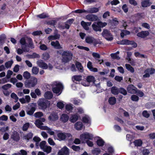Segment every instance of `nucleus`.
I'll return each instance as SVG.
<instances>
[{
  "instance_id": "obj_1",
  "label": "nucleus",
  "mask_w": 155,
  "mask_h": 155,
  "mask_svg": "<svg viewBox=\"0 0 155 155\" xmlns=\"http://www.w3.org/2000/svg\"><path fill=\"white\" fill-rule=\"evenodd\" d=\"M53 92L58 95H59L62 92L63 89V86L62 84L58 81H55L51 84Z\"/></svg>"
},
{
  "instance_id": "obj_2",
  "label": "nucleus",
  "mask_w": 155,
  "mask_h": 155,
  "mask_svg": "<svg viewBox=\"0 0 155 155\" xmlns=\"http://www.w3.org/2000/svg\"><path fill=\"white\" fill-rule=\"evenodd\" d=\"M26 38L28 42V44L26 43V39L25 37L21 38L20 40V43L22 45H25V47H28L31 49L34 48V45L33 43V41L32 39L28 37H27Z\"/></svg>"
},
{
  "instance_id": "obj_3",
  "label": "nucleus",
  "mask_w": 155,
  "mask_h": 155,
  "mask_svg": "<svg viewBox=\"0 0 155 155\" xmlns=\"http://www.w3.org/2000/svg\"><path fill=\"white\" fill-rule=\"evenodd\" d=\"M62 61L67 63L68 62L72 59L73 54L71 52L69 51H65L62 53Z\"/></svg>"
},
{
  "instance_id": "obj_4",
  "label": "nucleus",
  "mask_w": 155,
  "mask_h": 155,
  "mask_svg": "<svg viewBox=\"0 0 155 155\" xmlns=\"http://www.w3.org/2000/svg\"><path fill=\"white\" fill-rule=\"evenodd\" d=\"M85 42L89 44H93L96 47L98 44L101 45L102 42L99 39L94 38L92 36H87L85 38Z\"/></svg>"
},
{
  "instance_id": "obj_5",
  "label": "nucleus",
  "mask_w": 155,
  "mask_h": 155,
  "mask_svg": "<svg viewBox=\"0 0 155 155\" xmlns=\"http://www.w3.org/2000/svg\"><path fill=\"white\" fill-rule=\"evenodd\" d=\"M107 25V23L101 21L94 22L92 25V27L93 30L96 31H101V28Z\"/></svg>"
},
{
  "instance_id": "obj_6",
  "label": "nucleus",
  "mask_w": 155,
  "mask_h": 155,
  "mask_svg": "<svg viewBox=\"0 0 155 155\" xmlns=\"http://www.w3.org/2000/svg\"><path fill=\"white\" fill-rule=\"evenodd\" d=\"M37 79L34 77H31L28 80L26 81L25 83V86L28 88L33 87L37 83Z\"/></svg>"
},
{
  "instance_id": "obj_7",
  "label": "nucleus",
  "mask_w": 155,
  "mask_h": 155,
  "mask_svg": "<svg viewBox=\"0 0 155 155\" xmlns=\"http://www.w3.org/2000/svg\"><path fill=\"white\" fill-rule=\"evenodd\" d=\"M93 135L87 132H85L80 136V139L84 143L88 140H92L93 139Z\"/></svg>"
},
{
  "instance_id": "obj_8",
  "label": "nucleus",
  "mask_w": 155,
  "mask_h": 155,
  "mask_svg": "<svg viewBox=\"0 0 155 155\" xmlns=\"http://www.w3.org/2000/svg\"><path fill=\"white\" fill-rule=\"evenodd\" d=\"M38 105L42 109H46L49 106L50 102L48 101L44 98L40 99L38 102Z\"/></svg>"
},
{
  "instance_id": "obj_9",
  "label": "nucleus",
  "mask_w": 155,
  "mask_h": 155,
  "mask_svg": "<svg viewBox=\"0 0 155 155\" xmlns=\"http://www.w3.org/2000/svg\"><path fill=\"white\" fill-rule=\"evenodd\" d=\"M101 34L102 36L107 41H111L113 39L112 35L110 31L107 29H104Z\"/></svg>"
},
{
  "instance_id": "obj_10",
  "label": "nucleus",
  "mask_w": 155,
  "mask_h": 155,
  "mask_svg": "<svg viewBox=\"0 0 155 155\" xmlns=\"http://www.w3.org/2000/svg\"><path fill=\"white\" fill-rule=\"evenodd\" d=\"M118 44L122 45H132V47L136 48L137 47V44L136 43L133 41H130L127 39H123L119 41Z\"/></svg>"
},
{
  "instance_id": "obj_11",
  "label": "nucleus",
  "mask_w": 155,
  "mask_h": 155,
  "mask_svg": "<svg viewBox=\"0 0 155 155\" xmlns=\"http://www.w3.org/2000/svg\"><path fill=\"white\" fill-rule=\"evenodd\" d=\"M58 137L60 140H64L66 138L71 137V134L68 133H62L61 131H59L57 133Z\"/></svg>"
},
{
  "instance_id": "obj_12",
  "label": "nucleus",
  "mask_w": 155,
  "mask_h": 155,
  "mask_svg": "<svg viewBox=\"0 0 155 155\" xmlns=\"http://www.w3.org/2000/svg\"><path fill=\"white\" fill-rule=\"evenodd\" d=\"M87 82H83L82 84L85 86H88L89 85V83L91 82L94 83L95 81V78L93 76L90 75L87 77L86 78Z\"/></svg>"
},
{
  "instance_id": "obj_13",
  "label": "nucleus",
  "mask_w": 155,
  "mask_h": 155,
  "mask_svg": "<svg viewBox=\"0 0 155 155\" xmlns=\"http://www.w3.org/2000/svg\"><path fill=\"white\" fill-rule=\"evenodd\" d=\"M45 121V119L44 118H41L40 119L36 120L35 124L41 130H43V129H44V128L45 126L42 125L43 124L42 122H44Z\"/></svg>"
},
{
  "instance_id": "obj_14",
  "label": "nucleus",
  "mask_w": 155,
  "mask_h": 155,
  "mask_svg": "<svg viewBox=\"0 0 155 155\" xmlns=\"http://www.w3.org/2000/svg\"><path fill=\"white\" fill-rule=\"evenodd\" d=\"M155 72L154 68H147L145 71L144 73L145 74L143 75V78H149L150 74H153Z\"/></svg>"
},
{
  "instance_id": "obj_15",
  "label": "nucleus",
  "mask_w": 155,
  "mask_h": 155,
  "mask_svg": "<svg viewBox=\"0 0 155 155\" xmlns=\"http://www.w3.org/2000/svg\"><path fill=\"white\" fill-rule=\"evenodd\" d=\"M69 154V150L66 147H64L58 153V155H68Z\"/></svg>"
},
{
  "instance_id": "obj_16",
  "label": "nucleus",
  "mask_w": 155,
  "mask_h": 155,
  "mask_svg": "<svg viewBox=\"0 0 155 155\" xmlns=\"http://www.w3.org/2000/svg\"><path fill=\"white\" fill-rule=\"evenodd\" d=\"M86 18L90 21H95L97 20L98 17L95 15L91 14L87 15L86 16Z\"/></svg>"
},
{
  "instance_id": "obj_17",
  "label": "nucleus",
  "mask_w": 155,
  "mask_h": 155,
  "mask_svg": "<svg viewBox=\"0 0 155 155\" xmlns=\"http://www.w3.org/2000/svg\"><path fill=\"white\" fill-rule=\"evenodd\" d=\"M137 88L133 85L130 84L128 86L127 88L128 92L130 94H135L137 92Z\"/></svg>"
},
{
  "instance_id": "obj_18",
  "label": "nucleus",
  "mask_w": 155,
  "mask_h": 155,
  "mask_svg": "<svg viewBox=\"0 0 155 155\" xmlns=\"http://www.w3.org/2000/svg\"><path fill=\"white\" fill-rule=\"evenodd\" d=\"M149 35V33L148 31H141L138 32L137 34V36L141 38H144Z\"/></svg>"
},
{
  "instance_id": "obj_19",
  "label": "nucleus",
  "mask_w": 155,
  "mask_h": 155,
  "mask_svg": "<svg viewBox=\"0 0 155 155\" xmlns=\"http://www.w3.org/2000/svg\"><path fill=\"white\" fill-rule=\"evenodd\" d=\"M11 138L14 141H18L20 139L19 134L17 132L14 131L11 136Z\"/></svg>"
},
{
  "instance_id": "obj_20",
  "label": "nucleus",
  "mask_w": 155,
  "mask_h": 155,
  "mask_svg": "<svg viewBox=\"0 0 155 155\" xmlns=\"http://www.w3.org/2000/svg\"><path fill=\"white\" fill-rule=\"evenodd\" d=\"M51 46L54 47L55 48L60 49L62 48L59 42L58 41H56L55 42L52 41L51 42Z\"/></svg>"
},
{
  "instance_id": "obj_21",
  "label": "nucleus",
  "mask_w": 155,
  "mask_h": 155,
  "mask_svg": "<svg viewBox=\"0 0 155 155\" xmlns=\"http://www.w3.org/2000/svg\"><path fill=\"white\" fill-rule=\"evenodd\" d=\"M83 122L87 124H89V126L91 124V119L90 117L87 115H85L82 118Z\"/></svg>"
},
{
  "instance_id": "obj_22",
  "label": "nucleus",
  "mask_w": 155,
  "mask_h": 155,
  "mask_svg": "<svg viewBox=\"0 0 155 155\" xmlns=\"http://www.w3.org/2000/svg\"><path fill=\"white\" fill-rule=\"evenodd\" d=\"M69 117L68 115L65 114H62L60 118L61 121L63 123L67 122L69 120Z\"/></svg>"
},
{
  "instance_id": "obj_23",
  "label": "nucleus",
  "mask_w": 155,
  "mask_h": 155,
  "mask_svg": "<svg viewBox=\"0 0 155 155\" xmlns=\"http://www.w3.org/2000/svg\"><path fill=\"white\" fill-rule=\"evenodd\" d=\"M151 3L150 2V0H144L141 2V5L143 7H147L149 6Z\"/></svg>"
},
{
  "instance_id": "obj_24",
  "label": "nucleus",
  "mask_w": 155,
  "mask_h": 155,
  "mask_svg": "<svg viewBox=\"0 0 155 155\" xmlns=\"http://www.w3.org/2000/svg\"><path fill=\"white\" fill-rule=\"evenodd\" d=\"M37 64L41 68H48V65L42 60L38 61Z\"/></svg>"
},
{
  "instance_id": "obj_25",
  "label": "nucleus",
  "mask_w": 155,
  "mask_h": 155,
  "mask_svg": "<svg viewBox=\"0 0 155 155\" xmlns=\"http://www.w3.org/2000/svg\"><path fill=\"white\" fill-rule=\"evenodd\" d=\"M58 118V115L57 114L52 113L49 117V120L51 121H54L57 120Z\"/></svg>"
},
{
  "instance_id": "obj_26",
  "label": "nucleus",
  "mask_w": 155,
  "mask_h": 155,
  "mask_svg": "<svg viewBox=\"0 0 155 155\" xmlns=\"http://www.w3.org/2000/svg\"><path fill=\"white\" fill-rule=\"evenodd\" d=\"M29 51V49H27L26 47L24 48H22V49L18 48L17 50V52L18 54H21L23 53V52H28Z\"/></svg>"
},
{
  "instance_id": "obj_27",
  "label": "nucleus",
  "mask_w": 155,
  "mask_h": 155,
  "mask_svg": "<svg viewBox=\"0 0 155 155\" xmlns=\"http://www.w3.org/2000/svg\"><path fill=\"white\" fill-rule=\"evenodd\" d=\"M6 38V36L5 34L0 35V46L3 45L5 43Z\"/></svg>"
},
{
  "instance_id": "obj_28",
  "label": "nucleus",
  "mask_w": 155,
  "mask_h": 155,
  "mask_svg": "<svg viewBox=\"0 0 155 155\" xmlns=\"http://www.w3.org/2000/svg\"><path fill=\"white\" fill-rule=\"evenodd\" d=\"M83 127V124L81 122H78L75 123L74 125V127L77 130H81Z\"/></svg>"
},
{
  "instance_id": "obj_29",
  "label": "nucleus",
  "mask_w": 155,
  "mask_h": 155,
  "mask_svg": "<svg viewBox=\"0 0 155 155\" xmlns=\"http://www.w3.org/2000/svg\"><path fill=\"white\" fill-rule=\"evenodd\" d=\"M44 97L46 99H50L53 97L52 93L51 91H47L45 94Z\"/></svg>"
},
{
  "instance_id": "obj_30",
  "label": "nucleus",
  "mask_w": 155,
  "mask_h": 155,
  "mask_svg": "<svg viewBox=\"0 0 155 155\" xmlns=\"http://www.w3.org/2000/svg\"><path fill=\"white\" fill-rule=\"evenodd\" d=\"M60 35L59 34H56L54 35H51L48 37V39L49 40H54L58 39L60 38Z\"/></svg>"
},
{
  "instance_id": "obj_31",
  "label": "nucleus",
  "mask_w": 155,
  "mask_h": 155,
  "mask_svg": "<svg viewBox=\"0 0 155 155\" xmlns=\"http://www.w3.org/2000/svg\"><path fill=\"white\" fill-rule=\"evenodd\" d=\"M82 78L81 75H75L72 77V80L74 82H79L82 79Z\"/></svg>"
},
{
  "instance_id": "obj_32",
  "label": "nucleus",
  "mask_w": 155,
  "mask_h": 155,
  "mask_svg": "<svg viewBox=\"0 0 155 155\" xmlns=\"http://www.w3.org/2000/svg\"><path fill=\"white\" fill-rule=\"evenodd\" d=\"M78 118V116L77 114H73L72 115L70 118V120L72 123L75 122Z\"/></svg>"
},
{
  "instance_id": "obj_33",
  "label": "nucleus",
  "mask_w": 155,
  "mask_h": 155,
  "mask_svg": "<svg viewBox=\"0 0 155 155\" xmlns=\"http://www.w3.org/2000/svg\"><path fill=\"white\" fill-rule=\"evenodd\" d=\"M99 10L98 8L96 7L91 8H90L89 10L87 11V13H95L98 12Z\"/></svg>"
},
{
  "instance_id": "obj_34",
  "label": "nucleus",
  "mask_w": 155,
  "mask_h": 155,
  "mask_svg": "<svg viewBox=\"0 0 155 155\" xmlns=\"http://www.w3.org/2000/svg\"><path fill=\"white\" fill-rule=\"evenodd\" d=\"M33 136V134L31 132H30L24 136L23 137V139L28 140L32 138Z\"/></svg>"
},
{
  "instance_id": "obj_35",
  "label": "nucleus",
  "mask_w": 155,
  "mask_h": 155,
  "mask_svg": "<svg viewBox=\"0 0 155 155\" xmlns=\"http://www.w3.org/2000/svg\"><path fill=\"white\" fill-rule=\"evenodd\" d=\"M130 34V32L129 31L125 30H123L120 33V35L121 37L123 38L125 35H129Z\"/></svg>"
},
{
  "instance_id": "obj_36",
  "label": "nucleus",
  "mask_w": 155,
  "mask_h": 155,
  "mask_svg": "<svg viewBox=\"0 0 155 155\" xmlns=\"http://www.w3.org/2000/svg\"><path fill=\"white\" fill-rule=\"evenodd\" d=\"M71 101L75 105H79L82 103L81 101L77 98H74L71 99Z\"/></svg>"
},
{
  "instance_id": "obj_37",
  "label": "nucleus",
  "mask_w": 155,
  "mask_h": 155,
  "mask_svg": "<svg viewBox=\"0 0 155 155\" xmlns=\"http://www.w3.org/2000/svg\"><path fill=\"white\" fill-rule=\"evenodd\" d=\"M111 93L114 95L118 94L119 92V90L116 87H112L111 89Z\"/></svg>"
},
{
  "instance_id": "obj_38",
  "label": "nucleus",
  "mask_w": 155,
  "mask_h": 155,
  "mask_svg": "<svg viewBox=\"0 0 155 155\" xmlns=\"http://www.w3.org/2000/svg\"><path fill=\"white\" fill-rule=\"evenodd\" d=\"M104 140L100 137L97 141V143L99 146L101 147L104 145Z\"/></svg>"
},
{
  "instance_id": "obj_39",
  "label": "nucleus",
  "mask_w": 155,
  "mask_h": 155,
  "mask_svg": "<svg viewBox=\"0 0 155 155\" xmlns=\"http://www.w3.org/2000/svg\"><path fill=\"white\" fill-rule=\"evenodd\" d=\"M116 99L114 97H110L108 100V102L111 105H114L116 102Z\"/></svg>"
},
{
  "instance_id": "obj_40",
  "label": "nucleus",
  "mask_w": 155,
  "mask_h": 155,
  "mask_svg": "<svg viewBox=\"0 0 155 155\" xmlns=\"http://www.w3.org/2000/svg\"><path fill=\"white\" fill-rule=\"evenodd\" d=\"M52 150L51 147L50 146H47L43 150L47 153H49L51 152Z\"/></svg>"
},
{
  "instance_id": "obj_41",
  "label": "nucleus",
  "mask_w": 155,
  "mask_h": 155,
  "mask_svg": "<svg viewBox=\"0 0 155 155\" xmlns=\"http://www.w3.org/2000/svg\"><path fill=\"white\" fill-rule=\"evenodd\" d=\"M134 143L135 146L137 147L140 146L142 145V141L141 140L139 139L136 140Z\"/></svg>"
},
{
  "instance_id": "obj_42",
  "label": "nucleus",
  "mask_w": 155,
  "mask_h": 155,
  "mask_svg": "<svg viewBox=\"0 0 155 155\" xmlns=\"http://www.w3.org/2000/svg\"><path fill=\"white\" fill-rule=\"evenodd\" d=\"M44 129H43V130H46L47 131L48 133L50 135H54V132L52 131V130L48 128L47 126H45L44 128Z\"/></svg>"
},
{
  "instance_id": "obj_43",
  "label": "nucleus",
  "mask_w": 155,
  "mask_h": 155,
  "mask_svg": "<svg viewBox=\"0 0 155 155\" xmlns=\"http://www.w3.org/2000/svg\"><path fill=\"white\" fill-rule=\"evenodd\" d=\"M13 63V61H8L6 62L5 64V68H10Z\"/></svg>"
},
{
  "instance_id": "obj_44",
  "label": "nucleus",
  "mask_w": 155,
  "mask_h": 155,
  "mask_svg": "<svg viewBox=\"0 0 155 155\" xmlns=\"http://www.w3.org/2000/svg\"><path fill=\"white\" fill-rule=\"evenodd\" d=\"M50 57L49 54L47 52L44 53L42 55V58L45 60H48Z\"/></svg>"
},
{
  "instance_id": "obj_45",
  "label": "nucleus",
  "mask_w": 155,
  "mask_h": 155,
  "mask_svg": "<svg viewBox=\"0 0 155 155\" xmlns=\"http://www.w3.org/2000/svg\"><path fill=\"white\" fill-rule=\"evenodd\" d=\"M46 142L45 141H42L39 144V146L41 149L43 150L47 146L46 145Z\"/></svg>"
},
{
  "instance_id": "obj_46",
  "label": "nucleus",
  "mask_w": 155,
  "mask_h": 155,
  "mask_svg": "<svg viewBox=\"0 0 155 155\" xmlns=\"http://www.w3.org/2000/svg\"><path fill=\"white\" fill-rule=\"evenodd\" d=\"M100 152L101 150L98 148H96L92 151V153L94 155H98Z\"/></svg>"
},
{
  "instance_id": "obj_47",
  "label": "nucleus",
  "mask_w": 155,
  "mask_h": 155,
  "mask_svg": "<svg viewBox=\"0 0 155 155\" xmlns=\"http://www.w3.org/2000/svg\"><path fill=\"white\" fill-rule=\"evenodd\" d=\"M81 24L85 30H88L89 28L87 26L86 22L82 21L81 22Z\"/></svg>"
},
{
  "instance_id": "obj_48",
  "label": "nucleus",
  "mask_w": 155,
  "mask_h": 155,
  "mask_svg": "<svg viewBox=\"0 0 155 155\" xmlns=\"http://www.w3.org/2000/svg\"><path fill=\"white\" fill-rule=\"evenodd\" d=\"M37 16L41 19L45 18L48 17V16L47 15L44 13L38 15Z\"/></svg>"
},
{
  "instance_id": "obj_49",
  "label": "nucleus",
  "mask_w": 155,
  "mask_h": 155,
  "mask_svg": "<svg viewBox=\"0 0 155 155\" xmlns=\"http://www.w3.org/2000/svg\"><path fill=\"white\" fill-rule=\"evenodd\" d=\"M12 85L9 84H8L4 85L2 87V88L3 90H7L11 87Z\"/></svg>"
},
{
  "instance_id": "obj_50",
  "label": "nucleus",
  "mask_w": 155,
  "mask_h": 155,
  "mask_svg": "<svg viewBox=\"0 0 155 155\" xmlns=\"http://www.w3.org/2000/svg\"><path fill=\"white\" fill-rule=\"evenodd\" d=\"M57 106L59 108L61 109L64 107V104L62 101H60L57 103Z\"/></svg>"
},
{
  "instance_id": "obj_51",
  "label": "nucleus",
  "mask_w": 155,
  "mask_h": 155,
  "mask_svg": "<svg viewBox=\"0 0 155 155\" xmlns=\"http://www.w3.org/2000/svg\"><path fill=\"white\" fill-rule=\"evenodd\" d=\"M35 110V108L34 107H32L30 110L27 111V114L29 115H32L33 114Z\"/></svg>"
},
{
  "instance_id": "obj_52",
  "label": "nucleus",
  "mask_w": 155,
  "mask_h": 155,
  "mask_svg": "<svg viewBox=\"0 0 155 155\" xmlns=\"http://www.w3.org/2000/svg\"><path fill=\"white\" fill-rule=\"evenodd\" d=\"M66 110L68 111H71L73 108L72 105L71 104H67L65 106Z\"/></svg>"
},
{
  "instance_id": "obj_53",
  "label": "nucleus",
  "mask_w": 155,
  "mask_h": 155,
  "mask_svg": "<svg viewBox=\"0 0 155 155\" xmlns=\"http://www.w3.org/2000/svg\"><path fill=\"white\" fill-rule=\"evenodd\" d=\"M30 125V124L28 123H25L22 127V130L23 131H26Z\"/></svg>"
},
{
  "instance_id": "obj_54",
  "label": "nucleus",
  "mask_w": 155,
  "mask_h": 155,
  "mask_svg": "<svg viewBox=\"0 0 155 155\" xmlns=\"http://www.w3.org/2000/svg\"><path fill=\"white\" fill-rule=\"evenodd\" d=\"M11 97L12 98L15 100V102H16L18 101V98L17 95L14 93H12L11 95Z\"/></svg>"
},
{
  "instance_id": "obj_55",
  "label": "nucleus",
  "mask_w": 155,
  "mask_h": 155,
  "mask_svg": "<svg viewBox=\"0 0 155 155\" xmlns=\"http://www.w3.org/2000/svg\"><path fill=\"white\" fill-rule=\"evenodd\" d=\"M39 48L41 50L43 51H46L48 49L47 46L44 44L40 45Z\"/></svg>"
},
{
  "instance_id": "obj_56",
  "label": "nucleus",
  "mask_w": 155,
  "mask_h": 155,
  "mask_svg": "<svg viewBox=\"0 0 155 155\" xmlns=\"http://www.w3.org/2000/svg\"><path fill=\"white\" fill-rule=\"evenodd\" d=\"M87 12V11L84 9H78L74 11V12L76 13H86Z\"/></svg>"
},
{
  "instance_id": "obj_57",
  "label": "nucleus",
  "mask_w": 155,
  "mask_h": 155,
  "mask_svg": "<svg viewBox=\"0 0 155 155\" xmlns=\"http://www.w3.org/2000/svg\"><path fill=\"white\" fill-rule=\"evenodd\" d=\"M110 56L113 59L119 60L120 58V57L118 55H117L115 53L111 54Z\"/></svg>"
},
{
  "instance_id": "obj_58",
  "label": "nucleus",
  "mask_w": 155,
  "mask_h": 155,
  "mask_svg": "<svg viewBox=\"0 0 155 155\" xmlns=\"http://www.w3.org/2000/svg\"><path fill=\"white\" fill-rule=\"evenodd\" d=\"M56 21L54 20H51L48 21L47 22V24L52 25H56Z\"/></svg>"
},
{
  "instance_id": "obj_59",
  "label": "nucleus",
  "mask_w": 155,
  "mask_h": 155,
  "mask_svg": "<svg viewBox=\"0 0 155 155\" xmlns=\"http://www.w3.org/2000/svg\"><path fill=\"white\" fill-rule=\"evenodd\" d=\"M131 99L133 101H137L139 99V98L137 96L133 95L131 96Z\"/></svg>"
},
{
  "instance_id": "obj_60",
  "label": "nucleus",
  "mask_w": 155,
  "mask_h": 155,
  "mask_svg": "<svg viewBox=\"0 0 155 155\" xmlns=\"http://www.w3.org/2000/svg\"><path fill=\"white\" fill-rule=\"evenodd\" d=\"M119 92L124 95H126L127 94V91L123 88H120L119 90Z\"/></svg>"
},
{
  "instance_id": "obj_61",
  "label": "nucleus",
  "mask_w": 155,
  "mask_h": 155,
  "mask_svg": "<svg viewBox=\"0 0 155 155\" xmlns=\"http://www.w3.org/2000/svg\"><path fill=\"white\" fill-rule=\"evenodd\" d=\"M23 77L25 78L28 79L30 78V74L28 72L25 71L24 73Z\"/></svg>"
},
{
  "instance_id": "obj_62",
  "label": "nucleus",
  "mask_w": 155,
  "mask_h": 155,
  "mask_svg": "<svg viewBox=\"0 0 155 155\" xmlns=\"http://www.w3.org/2000/svg\"><path fill=\"white\" fill-rule=\"evenodd\" d=\"M142 14V13H137L135 15V17L137 20L143 18Z\"/></svg>"
},
{
  "instance_id": "obj_63",
  "label": "nucleus",
  "mask_w": 155,
  "mask_h": 155,
  "mask_svg": "<svg viewBox=\"0 0 155 155\" xmlns=\"http://www.w3.org/2000/svg\"><path fill=\"white\" fill-rule=\"evenodd\" d=\"M122 9L125 13H127L128 12V8L127 7V5L126 4H124L123 5Z\"/></svg>"
},
{
  "instance_id": "obj_64",
  "label": "nucleus",
  "mask_w": 155,
  "mask_h": 155,
  "mask_svg": "<svg viewBox=\"0 0 155 155\" xmlns=\"http://www.w3.org/2000/svg\"><path fill=\"white\" fill-rule=\"evenodd\" d=\"M43 116V113L41 112H37L35 113L34 114V116L36 117L39 118Z\"/></svg>"
}]
</instances>
